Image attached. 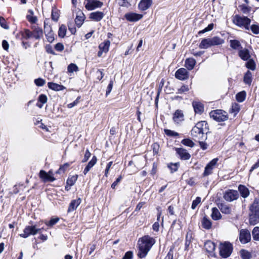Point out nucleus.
<instances>
[{"label": "nucleus", "instance_id": "obj_1", "mask_svg": "<svg viewBox=\"0 0 259 259\" xmlns=\"http://www.w3.org/2000/svg\"><path fill=\"white\" fill-rule=\"evenodd\" d=\"M155 243V239L149 235L140 238L138 241V257L141 258L145 257Z\"/></svg>", "mask_w": 259, "mask_h": 259}, {"label": "nucleus", "instance_id": "obj_2", "mask_svg": "<svg viewBox=\"0 0 259 259\" xmlns=\"http://www.w3.org/2000/svg\"><path fill=\"white\" fill-rule=\"evenodd\" d=\"M208 129L207 123L205 121H201L196 123L191 131V136L199 140H205L207 137L204 135Z\"/></svg>", "mask_w": 259, "mask_h": 259}, {"label": "nucleus", "instance_id": "obj_3", "mask_svg": "<svg viewBox=\"0 0 259 259\" xmlns=\"http://www.w3.org/2000/svg\"><path fill=\"white\" fill-rule=\"evenodd\" d=\"M224 42V40L219 36L203 38L200 43L199 48L201 49H206L212 46L222 45Z\"/></svg>", "mask_w": 259, "mask_h": 259}, {"label": "nucleus", "instance_id": "obj_4", "mask_svg": "<svg viewBox=\"0 0 259 259\" xmlns=\"http://www.w3.org/2000/svg\"><path fill=\"white\" fill-rule=\"evenodd\" d=\"M233 23L237 26L249 30L251 20L247 17L235 15L232 19Z\"/></svg>", "mask_w": 259, "mask_h": 259}, {"label": "nucleus", "instance_id": "obj_5", "mask_svg": "<svg viewBox=\"0 0 259 259\" xmlns=\"http://www.w3.org/2000/svg\"><path fill=\"white\" fill-rule=\"evenodd\" d=\"M233 249L232 244L228 241H225L223 243L221 242L220 244V255L223 258H226L229 257L233 251Z\"/></svg>", "mask_w": 259, "mask_h": 259}, {"label": "nucleus", "instance_id": "obj_6", "mask_svg": "<svg viewBox=\"0 0 259 259\" xmlns=\"http://www.w3.org/2000/svg\"><path fill=\"white\" fill-rule=\"evenodd\" d=\"M209 115L211 118L218 122L224 121L228 119L227 113L222 110H215L211 111Z\"/></svg>", "mask_w": 259, "mask_h": 259}, {"label": "nucleus", "instance_id": "obj_7", "mask_svg": "<svg viewBox=\"0 0 259 259\" xmlns=\"http://www.w3.org/2000/svg\"><path fill=\"white\" fill-rule=\"evenodd\" d=\"M40 232V229H37L35 225L27 226L23 230V233L20 234V236L24 238H26L30 235H35Z\"/></svg>", "mask_w": 259, "mask_h": 259}, {"label": "nucleus", "instance_id": "obj_8", "mask_svg": "<svg viewBox=\"0 0 259 259\" xmlns=\"http://www.w3.org/2000/svg\"><path fill=\"white\" fill-rule=\"evenodd\" d=\"M238 197V192L234 190H228L224 192L223 195L224 199L228 202H232L237 200Z\"/></svg>", "mask_w": 259, "mask_h": 259}, {"label": "nucleus", "instance_id": "obj_9", "mask_svg": "<svg viewBox=\"0 0 259 259\" xmlns=\"http://www.w3.org/2000/svg\"><path fill=\"white\" fill-rule=\"evenodd\" d=\"M85 7L89 11H92L101 8L103 3L99 0H85Z\"/></svg>", "mask_w": 259, "mask_h": 259}, {"label": "nucleus", "instance_id": "obj_10", "mask_svg": "<svg viewBox=\"0 0 259 259\" xmlns=\"http://www.w3.org/2000/svg\"><path fill=\"white\" fill-rule=\"evenodd\" d=\"M175 150L177 155L181 160H187L190 158L191 155L186 149L180 147L175 148Z\"/></svg>", "mask_w": 259, "mask_h": 259}, {"label": "nucleus", "instance_id": "obj_11", "mask_svg": "<svg viewBox=\"0 0 259 259\" xmlns=\"http://www.w3.org/2000/svg\"><path fill=\"white\" fill-rule=\"evenodd\" d=\"M251 239V235L249 231L247 229H241L240 231L239 240L243 244L249 242Z\"/></svg>", "mask_w": 259, "mask_h": 259}, {"label": "nucleus", "instance_id": "obj_12", "mask_svg": "<svg viewBox=\"0 0 259 259\" xmlns=\"http://www.w3.org/2000/svg\"><path fill=\"white\" fill-rule=\"evenodd\" d=\"M175 77L179 80H184L188 78L189 73L186 69L181 68L176 72Z\"/></svg>", "mask_w": 259, "mask_h": 259}, {"label": "nucleus", "instance_id": "obj_13", "mask_svg": "<svg viewBox=\"0 0 259 259\" xmlns=\"http://www.w3.org/2000/svg\"><path fill=\"white\" fill-rule=\"evenodd\" d=\"M218 161V158H214L206 165L203 173L204 176H207L212 172V170L217 164Z\"/></svg>", "mask_w": 259, "mask_h": 259}, {"label": "nucleus", "instance_id": "obj_14", "mask_svg": "<svg viewBox=\"0 0 259 259\" xmlns=\"http://www.w3.org/2000/svg\"><path fill=\"white\" fill-rule=\"evenodd\" d=\"M124 17L128 21L136 22L140 20L143 17V15L131 12L125 14Z\"/></svg>", "mask_w": 259, "mask_h": 259}, {"label": "nucleus", "instance_id": "obj_15", "mask_svg": "<svg viewBox=\"0 0 259 259\" xmlns=\"http://www.w3.org/2000/svg\"><path fill=\"white\" fill-rule=\"evenodd\" d=\"M32 31H31L32 38L39 40L43 36L42 29L37 26H33L32 27Z\"/></svg>", "mask_w": 259, "mask_h": 259}, {"label": "nucleus", "instance_id": "obj_16", "mask_svg": "<svg viewBox=\"0 0 259 259\" xmlns=\"http://www.w3.org/2000/svg\"><path fill=\"white\" fill-rule=\"evenodd\" d=\"M238 56L243 61H247L251 58L250 52L247 48H241L238 51Z\"/></svg>", "mask_w": 259, "mask_h": 259}, {"label": "nucleus", "instance_id": "obj_17", "mask_svg": "<svg viewBox=\"0 0 259 259\" xmlns=\"http://www.w3.org/2000/svg\"><path fill=\"white\" fill-rule=\"evenodd\" d=\"M173 120L177 124H180L184 120V114L182 110H177L174 114Z\"/></svg>", "mask_w": 259, "mask_h": 259}, {"label": "nucleus", "instance_id": "obj_18", "mask_svg": "<svg viewBox=\"0 0 259 259\" xmlns=\"http://www.w3.org/2000/svg\"><path fill=\"white\" fill-rule=\"evenodd\" d=\"M104 14L102 12L97 11L92 12L90 15V18L95 21H100L104 17Z\"/></svg>", "mask_w": 259, "mask_h": 259}, {"label": "nucleus", "instance_id": "obj_19", "mask_svg": "<svg viewBox=\"0 0 259 259\" xmlns=\"http://www.w3.org/2000/svg\"><path fill=\"white\" fill-rule=\"evenodd\" d=\"M81 202V200L80 198L72 200L69 205L67 212H70L75 210L78 206L80 204Z\"/></svg>", "mask_w": 259, "mask_h": 259}, {"label": "nucleus", "instance_id": "obj_20", "mask_svg": "<svg viewBox=\"0 0 259 259\" xmlns=\"http://www.w3.org/2000/svg\"><path fill=\"white\" fill-rule=\"evenodd\" d=\"M152 4V0H141L139 4V8L141 11H145L150 8Z\"/></svg>", "mask_w": 259, "mask_h": 259}, {"label": "nucleus", "instance_id": "obj_21", "mask_svg": "<svg viewBox=\"0 0 259 259\" xmlns=\"http://www.w3.org/2000/svg\"><path fill=\"white\" fill-rule=\"evenodd\" d=\"M249 213H259V199L255 198L249 207Z\"/></svg>", "mask_w": 259, "mask_h": 259}, {"label": "nucleus", "instance_id": "obj_22", "mask_svg": "<svg viewBox=\"0 0 259 259\" xmlns=\"http://www.w3.org/2000/svg\"><path fill=\"white\" fill-rule=\"evenodd\" d=\"M48 87L50 89L55 91H63L65 89V87L63 85L52 82H48Z\"/></svg>", "mask_w": 259, "mask_h": 259}, {"label": "nucleus", "instance_id": "obj_23", "mask_svg": "<svg viewBox=\"0 0 259 259\" xmlns=\"http://www.w3.org/2000/svg\"><path fill=\"white\" fill-rule=\"evenodd\" d=\"M249 224L255 225L259 223V213H249Z\"/></svg>", "mask_w": 259, "mask_h": 259}, {"label": "nucleus", "instance_id": "obj_24", "mask_svg": "<svg viewBox=\"0 0 259 259\" xmlns=\"http://www.w3.org/2000/svg\"><path fill=\"white\" fill-rule=\"evenodd\" d=\"M192 105L196 113L200 114L203 112L204 107L201 103L194 101L192 103Z\"/></svg>", "mask_w": 259, "mask_h": 259}, {"label": "nucleus", "instance_id": "obj_25", "mask_svg": "<svg viewBox=\"0 0 259 259\" xmlns=\"http://www.w3.org/2000/svg\"><path fill=\"white\" fill-rule=\"evenodd\" d=\"M204 247L207 252L209 253H213L215 250V245L213 242L210 240H207L204 243Z\"/></svg>", "mask_w": 259, "mask_h": 259}, {"label": "nucleus", "instance_id": "obj_26", "mask_svg": "<svg viewBox=\"0 0 259 259\" xmlns=\"http://www.w3.org/2000/svg\"><path fill=\"white\" fill-rule=\"evenodd\" d=\"M196 63V60L192 58H189L186 60L185 66L189 70H191L194 68Z\"/></svg>", "mask_w": 259, "mask_h": 259}, {"label": "nucleus", "instance_id": "obj_27", "mask_svg": "<svg viewBox=\"0 0 259 259\" xmlns=\"http://www.w3.org/2000/svg\"><path fill=\"white\" fill-rule=\"evenodd\" d=\"M202 227L206 230H209L211 228L212 223L206 216H204L201 221Z\"/></svg>", "mask_w": 259, "mask_h": 259}, {"label": "nucleus", "instance_id": "obj_28", "mask_svg": "<svg viewBox=\"0 0 259 259\" xmlns=\"http://www.w3.org/2000/svg\"><path fill=\"white\" fill-rule=\"evenodd\" d=\"M218 207L222 213L229 214L231 213V209L229 206L225 203H221L218 204Z\"/></svg>", "mask_w": 259, "mask_h": 259}, {"label": "nucleus", "instance_id": "obj_29", "mask_svg": "<svg viewBox=\"0 0 259 259\" xmlns=\"http://www.w3.org/2000/svg\"><path fill=\"white\" fill-rule=\"evenodd\" d=\"M48 98L46 95L44 94H41L39 96L38 98V103L36 104V106L39 108H41L43 105L47 103Z\"/></svg>", "mask_w": 259, "mask_h": 259}, {"label": "nucleus", "instance_id": "obj_30", "mask_svg": "<svg viewBox=\"0 0 259 259\" xmlns=\"http://www.w3.org/2000/svg\"><path fill=\"white\" fill-rule=\"evenodd\" d=\"M110 45V41L109 40H106L104 42L101 43L99 46L100 50H102L104 53H107L109 51Z\"/></svg>", "mask_w": 259, "mask_h": 259}, {"label": "nucleus", "instance_id": "obj_31", "mask_svg": "<svg viewBox=\"0 0 259 259\" xmlns=\"http://www.w3.org/2000/svg\"><path fill=\"white\" fill-rule=\"evenodd\" d=\"M97 160V157L95 156H94L92 157L91 160L88 163V165L84 169V174H86L90 170V169L93 167V166L96 163Z\"/></svg>", "mask_w": 259, "mask_h": 259}, {"label": "nucleus", "instance_id": "obj_32", "mask_svg": "<svg viewBox=\"0 0 259 259\" xmlns=\"http://www.w3.org/2000/svg\"><path fill=\"white\" fill-rule=\"evenodd\" d=\"M192 239V233L189 231L187 233L185 239V250H188L189 249V246L190 244L191 243V240Z\"/></svg>", "mask_w": 259, "mask_h": 259}, {"label": "nucleus", "instance_id": "obj_33", "mask_svg": "<svg viewBox=\"0 0 259 259\" xmlns=\"http://www.w3.org/2000/svg\"><path fill=\"white\" fill-rule=\"evenodd\" d=\"M238 190L241 196L243 198L247 197L249 194L248 189L243 185H239L238 187Z\"/></svg>", "mask_w": 259, "mask_h": 259}, {"label": "nucleus", "instance_id": "obj_34", "mask_svg": "<svg viewBox=\"0 0 259 259\" xmlns=\"http://www.w3.org/2000/svg\"><path fill=\"white\" fill-rule=\"evenodd\" d=\"M212 213L211 214V218L214 220L217 221L221 219L222 215L218 209L216 207L212 208Z\"/></svg>", "mask_w": 259, "mask_h": 259}, {"label": "nucleus", "instance_id": "obj_35", "mask_svg": "<svg viewBox=\"0 0 259 259\" xmlns=\"http://www.w3.org/2000/svg\"><path fill=\"white\" fill-rule=\"evenodd\" d=\"M230 47L234 50H238L241 49L242 46L240 41L236 39L230 40Z\"/></svg>", "mask_w": 259, "mask_h": 259}, {"label": "nucleus", "instance_id": "obj_36", "mask_svg": "<svg viewBox=\"0 0 259 259\" xmlns=\"http://www.w3.org/2000/svg\"><path fill=\"white\" fill-rule=\"evenodd\" d=\"M84 20V16L82 13H80L79 15H77L75 19V22L76 25L78 27H80L82 24Z\"/></svg>", "mask_w": 259, "mask_h": 259}, {"label": "nucleus", "instance_id": "obj_37", "mask_svg": "<svg viewBox=\"0 0 259 259\" xmlns=\"http://www.w3.org/2000/svg\"><path fill=\"white\" fill-rule=\"evenodd\" d=\"M243 81L245 84L250 85L252 82V73L250 71H247L244 76L243 78Z\"/></svg>", "mask_w": 259, "mask_h": 259}, {"label": "nucleus", "instance_id": "obj_38", "mask_svg": "<svg viewBox=\"0 0 259 259\" xmlns=\"http://www.w3.org/2000/svg\"><path fill=\"white\" fill-rule=\"evenodd\" d=\"M28 12L30 13L29 15H27L26 17L28 21L31 23L34 24L37 21V18L36 16H33V13L32 10H29Z\"/></svg>", "mask_w": 259, "mask_h": 259}, {"label": "nucleus", "instance_id": "obj_39", "mask_svg": "<svg viewBox=\"0 0 259 259\" xmlns=\"http://www.w3.org/2000/svg\"><path fill=\"white\" fill-rule=\"evenodd\" d=\"M247 61V62L245 64L246 67L251 70H254L255 69L256 65L254 60L250 58Z\"/></svg>", "mask_w": 259, "mask_h": 259}, {"label": "nucleus", "instance_id": "obj_40", "mask_svg": "<svg viewBox=\"0 0 259 259\" xmlns=\"http://www.w3.org/2000/svg\"><path fill=\"white\" fill-rule=\"evenodd\" d=\"M246 93L245 91H242L237 93L236 95V100L239 102H242L245 99Z\"/></svg>", "mask_w": 259, "mask_h": 259}, {"label": "nucleus", "instance_id": "obj_41", "mask_svg": "<svg viewBox=\"0 0 259 259\" xmlns=\"http://www.w3.org/2000/svg\"><path fill=\"white\" fill-rule=\"evenodd\" d=\"M240 252L242 259H250L251 257V253L246 250L241 249Z\"/></svg>", "mask_w": 259, "mask_h": 259}, {"label": "nucleus", "instance_id": "obj_42", "mask_svg": "<svg viewBox=\"0 0 259 259\" xmlns=\"http://www.w3.org/2000/svg\"><path fill=\"white\" fill-rule=\"evenodd\" d=\"M240 8V11L244 14H248L250 13L251 10V8L250 7L247 6L244 4H242L239 6Z\"/></svg>", "mask_w": 259, "mask_h": 259}, {"label": "nucleus", "instance_id": "obj_43", "mask_svg": "<svg viewBox=\"0 0 259 259\" xmlns=\"http://www.w3.org/2000/svg\"><path fill=\"white\" fill-rule=\"evenodd\" d=\"M181 143L186 146L192 148L194 146L195 143L190 139H184L182 140Z\"/></svg>", "mask_w": 259, "mask_h": 259}, {"label": "nucleus", "instance_id": "obj_44", "mask_svg": "<svg viewBox=\"0 0 259 259\" xmlns=\"http://www.w3.org/2000/svg\"><path fill=\"white\" fill-rule=\"evenodd\" d=\"M71 163L72 162L65 163L63 165L60 166L59 169L57 170V173L59 174L64 173L66 171V170L69 167V166L70 165Z\"/></svg>", "mask_w": 259, "mask_h": 259}, {"label": "nucleus", "instance_id": "obj_45", "mask_svg": "<svg viewBox=\"0 0 259 259\" xmlns=\"http://www.w3.org/2000/svg\"><path fill=\"white\" fill-rule=\"evenodd\" d=\"M66 30L67 28L66 26L64 25H62L59 28L58 31V35L62 38L64 37L66 35Z\"/></svg>", "mask_w": 259, "mask_h": 259}, {"label": "nucleus", "instance_id": "obj_46", "mask_svg": "<svg viewBox=\"0 0 259 259\" xmlns=\"http://www.w3.org/2000/svg\"><path fill=\"white\" fill-rule=\"evenodd\" d=\"M22 37L25 39H28L29 38H32V34L31 31L29 29H25L22 32Z\"/></svg>", "mask_w": 259, "mask_h": 259}, {"label": "nucleus", "instance_id": "obj_47", "mask_svg": "<svg viewBox=\"0 0 259 259\" xmlns=\"http://www.w3.org/2000/svg\"><path fill=\"white\" fill-rule=\"evenodd\" d=\"M253 239L259 241V227H255L252 230Z\"/></svg>", "mask_w": 259, "mask_h": 259}, {"label": "nucleus", "instance_id": "obj_48", "mask_svg": "<svg viewBox=\"0 0 259 259\" xmlns=\"http://www.w3.org/2000/svg\"><path fill=\"white\" fill-rule=\"evenodd\" d=\"M180 166V164L179 162L177 163H171L168 164V167L170 170L171 172H175L177 170L178 167Z\"/></svg>", "mask_w": 259, "mask_h": 259}, {"label": "nucleus", "instance_id": "obj_49", "mask_svg": "<svg viewBox=\"0 0 259 259\" xmlns=\"http://www.w3.org/2000/svg\"><path fill=\"white\" fill-rule=\"evenodd\" d=\"M68 72L69 73H73L76 72L78 70V68L77 65L74 63H71L67 67Z\"/></svg>", "mask_w": 259, "mask_h": 259}, {"label": "nucleus", "instance_id": "obj_50", "mask_svg": "<svg viewBox=\"0 0 259 259\" xmlns=\"http://www.w3.org/2000/svg\"><path fill=\"white\" fill-rule=\"evenodd\" d=\"M59 219L58 218H52L49 222H45V224L49 227H52L58 222Z\"/></svg>", "mask_w": 259, "mask_h": 259}, {"label": "nucleus", "instance_id": "obj_51", "mask_svg": "<svg viewBox=\"0 0 259 259\" xmlns=\"http://www.w3.org/2000/svg\"><path fill=\"white\" fill-rule=\"evenodd\" d=\"M118 4L123 7L128 8L131 6V4L128 0H117Z\"/></svg>", "mask_w": 259, "mask_h": 259}, {"label": "nucleus", "instance_id": "obj_52", "mask_svg": "<svg viewBox=\"0 0 259 259\" xmlns=\"http://www.w3.org/2000/svg\"><path fill=\"white\" fill-rule=\"evenodd\" d=\"M76 179H67L66 182V185L65 186V189L66 191H69L70 189L71 186H73Z\"/></svg>", "mask_w": 259, "mask_h": 259}, {"label": "nucleus", "instance_id": "obj_53", "mask_svg": "<svg viewBox=\"0 0 259 259\" xmlns=\"http://www.w3.org/2000/svg\"><path fill=\"white\" fill-rule=\"evenodd\" d=\"M164 133L167 136L170 137H176L179 135L178 133L168 129H165Z\"/></svg>", "mask_w": 259, "mask_h": 259}, {"label": "nucleus", "instance_id": "obj_54", "mask_svg": "<svg viewBox=\"0 0 259 259\" xmlns=\"http://www.w3.org/2000/svg\"><path fill=\"white\" fill-rule=\"evenodd\" d=\"M250 29L253 33L255 34H259V25L253 24L250 27L249 26Z\"/></svg>", "mask_w": 259, "mask_h": 259}, {"label": "nucleus", "instance_id": "obj_55", "mask_svg": "<svg viewBox=\"0 0 259 259\" xmlns=\"http://www.w3.org/2000/svg\"><path fill=\"white\" fill-rule=\"evenodd\" d=\"M34 81L37 87H42L46 83V80L41 78L35 79Z\"/></svg>", "mask_w": 259, "mask_h": 259}, {"label": "nucleus", "instance_id": "obj_56", "mask_svg": "<svg viewBox=\"0 0 259 259\" xmlns=\"http://www.w3.org/2000/svg\"><path fill=\"white\" fill-rule=\"evenodd\" d=\"M200 202L201 198L200 197H197L196 199L194 200L192 202V204L191 205L192 209H195L197 205L200 203Z\"/></svg>", "mask_w": 259, "mask_h": 259}, {"label": "nucleus", "instance_id": "obj_57", "mask_svg": "<svg viewBox=\"0 0 259 259\" xmlns=\"http://www.w3.org/2000/svg\"><path fill=\"white\" fill-rule=\"evenodd\" d=\"M213 23H211V24H209L207 27H206V28H205L204 29L202 30H200L199 31L198 33L200 34H202V33H204L207 31H210L213 28Z\"/></svg>", "mask_w": 259, "mask_h": 259}, {"label": "nucleus", "instance_id": "obj_58", "mask_svg": "<svg viewBox=\"0 0 259 259\" xmlns=\"http://www.w3.org/2000/svg\"><path fill=\"white\" fill-rule=\"evenodd\" d=\"M189 90V88L187 85H182L180 89L178 90V94H182L183 93L188 92Z\"/></svg>", "mask_w": 259, "mask_h": 259}, {"label": "nucleus", "instance_id": "obj_59", "mask_svg": "<svg viewBox=\"0 0 259 259\" xmlns=\"http://www.w3.org/2000/svg\"><path fill=\"white\" fill-rule=\"evenodd\" d=\"M0 25L3 28L9 29V26L6 23V20L2 17H0Z\"/></svg>", "mask_w": 259, "mask_h": 259}, {"label": "nucleus", "instance_id": "obj_60", "mask_svg": "<svg viewBox=\"0 0 259 259\" xmlns=\"http://www.w3.org/2000/svg\"><path fill=\"white\" fill-rule=\"evenodd\" d=\"M48 41L52 42L54 40V34L52 32L50 31L46 35Z\"/></svg>", "mask_w": 259, "mask_h": 259}, {"label": "nucleus", "instance_id": "obj_61", "mask_svg": "<svg viewBox=\"0 0 259 259\" xmlns=\"http://www.w3.org/2000/svg\"><path fill=\"white\" fill-rule=\"evenodd\" d=\"M133 252L131 251H128L125 253L124 255L122 257V259H133Z\"/></svg>", "mask_w": 259, "mask_h": 259}, {"label": "nucleus", "instance_id": "obj_62", "mask_svg": "<svg viewBox=\"0 0 259 259\" xmlns=\"http://www.w3.org/2000/svg\"><path fill=\"white\" fill-rule=\"evenodd\" d=\"M113 85V81L112 80H110V82L107 87V88L106 93V96H107L108 95H109L111 91H112Z\"/></svg>", "mask_w": 259, "mask_h": 259}, {"label": "nucleus", "instance_id": "obj_63", "mask_svg": "<svg viewBox=\"0 0 259 259\" xmlns=\"http://www.w3.org/2000/svg\"><path fill=\"white\" fill-rule=\"evenodd\" d=\"M173 249L170 248L164 259H173Z\"/></svg>", "mask_w": 259, "mask_h": 259}, {"label": "nucleus", "instance_id": "obj_64", "mask_svg": "<svg viewBox=\"0 0 259 259\" xmlns=\"http://www.w3.org/2000/svg\"><path fill=\"white\" fill-rule=\"evenodd\" d=\"M55 49L59 52H61L64 49V46L61 43H57L55 46Z\"/></svg>", "mask_w": 259, "mask_h": 259}]
</instances>
